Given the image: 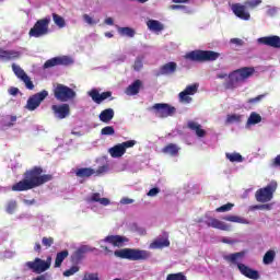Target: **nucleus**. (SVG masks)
Here are the masks:
<instances>
[{
  "instance_id": "obj_1",
  "label": "nucleus",
  "mask_w": 280,
  "mask_h": 280,
  "mask_svg": "<svg viewBox=\"0 0 280 280\" xmlns=\"http://www.w3.org/2000/svg\"><path fill=\"white\" fill-rule=\"evenodd\" d=\"M50 180H54V175L43 174L40 166H33L23 173V179L15 183L11 189L12 191H30V189H36Z\"/></svg>"
},
{
  "instance_id": "obj_2",
  "label": "nucleus",
  "mask_w": 280,
  "mask_h": 280,
  "mask_svg": "<svg viewBox=\"0 0 280 280\" xmlns=\"http://www.w3.org/2000/svg\"><path fill=\"white\" fill-rule=\"evenodd\" d=\"M244 257H246V252H237L224 256L223 259L228 261V264H233L234 266H237V269L240 270L241 275H243V277L252 280H259V271L246 266L245 264L240 262L242 261V259H244Z\"/></svg>"
},
{
  "instance_id": "obj_3",
  "label": "nucleus",
  "mask_w": 280,
  "mask_h": 280,
  "mask_svg": "<svg viewBox=\"0 0 280 280\" xmlns=\"http://www.w3.org/2000/svg\"><path fill=\"white\" fill-rule=\"evenodd\" d=\"M252 75H255V68L253 67H243L234 70L229 74V80L225 82V89H236L240 82H246Z\"/></svg>"
},
{
  "instance_id": "obj_4",
  "label": "nucleus",
  "mask_w": 280,
  "mask_h": 280,
  "mask_svg": "<svg viewBox=\"0 0 280 280\" xmlns=\"http://www.w3.org/2000/svg\"><path fill=\"white\" fill-rule=\"evenodd\" d=\"M257 5H261V0H247L244 2V4L234 3L232 4V12L242 21H250V13L246 10V8L255 10Z\"/></svg>"
},
{
  "instance_id": "obj_5",
  "label": "nucleus",
  "mask_w": 280,
  "mask_h": 280,
  "mask_svg": "<svg viewBox=\"0 0 280 280\" xmlns=\"http://www.w3.org/2000/svg\"><path fill=\"white\" fill-rule=\"evenodd\" d=\"M185 58L192 62H213L220 58V54L213 50H192L187 52Z\"/></svg>"
},
{
  "instance_id": "obj_6",
  "label": "nucleus",
  "mask_w": 280,
  "mask_h": 280,
  "mask_svg": "<svg viewBox=\"0 0 280 280\" xmlns=\"http://www.w3.org/2000/svg\"><path fill=\"white\" fill-rule=\"evenodd\" d=\"M115 257L119 259H128L129 261H139L141 259H148L150 253L141 249L122 248L114 252Z\"/></svg>"
},
{
  "instance_id": "obj_7",
  "label": "nucleus",
  "mask_w": 280,
  "mask_h": 280,
  "mask_svg": "<svg viewBox=\"0 0 280 280\" xmlns=\"http://www.w3.org/2000/svg\"><path fill=\"white\" fill-rule=\"evenodd\" d=\"M49 23H51L50 16L37 20L34 26L30 30L28 35L33 38L47 36V34H49Z\"/></svg>"
},
{
  "instance_id": "obj_8",
  "label": "nucleus",
  "mask_w": 280,
  "mask_h": 280,
  "mask_svg": "<svg viewBox=\"0 0 280 280\" xmlns=\"http://www.w3.org/2000/svg\"><path fill=\"white\" fill-rule=\"evenodd\" d=\"M52 93L54 97L57 98L58 102H69V100H74L77 95L73 89L62 83L55 84Z\"/></svg>"
},
{
  "instance_id": "obj_9",
  "label": "nucleus",
  "mask_w": 280,
  "mask_h": 280,
  "mask_svg": "<svg viewBox=\"0 0 280 280\" xmlns=\"http://www.w3.org/2000/svg\"><path fill=\"white\" fill-rule=\"evenodd\" d=\"M275 191H277V182H271L266 187L258 189L255 194V198L257 202H270L275 197Z\"/></svg>"
},
{
  "instance_id": "obj_10",
  "label": "nucleus",
  "mask_w": 280,
  "mask_h": 280,
  "mask_svg": "<svg viewBox=\"0 0 280 280\" xmlns=\"http://www.w3.org/2000/svg\"><path fill=\"white\" fill-rule=\"evenodd\" d=\"M26 267L30 270H33V272H36V275L46 272V270H49V268H51V256H48L46 260L35 258L33 261H27Z\"/></svg>"
},
{
  "instance_id": "obj_11",
  "label": "nucleus",
  "mask_w": 280,
  "mask_h": 280,
  "mask_svg": "<svg viewBox=\"0 0 280 280\" xmlns=\"http://www.w3.org/2000/svg\"><path fill=\"white\" fill-rule=\"evenodd\" d=\"M152 110H154L156 117H160L161 119L174 117V115H176V107L167 103H156L152 106Z\"/></svg>"
},
{
  "instance_id": "obj_12",
  "label": "nucleus",
  "mask_w": 280,
  "mask_h": 280,
  "mask_svg": "<svg viewBox=\"0 0 280 280\" xmlns=\"http://www.w3.org/2000/svg\"><path fill=\"white\" fill-rule=\"evenodd\" d=\"M47 95H49L47 90H43L42 92L32 95L26 102V110H36V108L40 106V103L47 97Z\"/></svg>"
},
{
  "instance_id": "obj_13",
  "label": "nucleus",
  "mask_w": 280,
  "mask_h": 280,
  "mask_svg": "<svg viewBox=\"0 0 280 280\" xmlns=\"http://www.w3.org/2000/svg\"><path fill=\"white\" fill-rule=\"evenodd\" d=\"M12 71L13 73H15L16 78H19V80H22V82H24L26 89H28V91H34V82H32V79L30 78V75H27V73H25V70H23V68H21V66H16L15 63L12 65Z\"/></svg>"
},
{
  "instance_id": "obj_14",
  "label": "nucleus",
  "mask_w": 280,
  "mask_h": 280,
  "mask_svg": "<svg viewBox=\"0 0 280 280\" xmlns=\"http://www.w3.org/2000/svg\"><path fill=\"white\" fill-rule=\"evenodd\" d=\"M69 65H73V60L70 57L63 56V57H54L51 59H48L44 63V69H51V67H69Z\"/></svg>"
},
{
  "instance_id": "obj_15",
  "label": "nucleus",
  "mask_w": 280,
  "mask_h": 280,
  "mask_svg": "<svg viewBox=\"0 0 280 280\" xmlns=\"http://www.w3.org/2000/svg\"><path fill=\"white\" fill-rule=\"evenodd\" d=\"M198 86H200L198 83L187 85L186 89L179 93V102L191 104V97L189 95H196V93H198Z\"/></svg>"
},
{
  "instance_id": "obj_16",
  "label": "nucleus",
  "mask_w": 280,
  "mask_h": 280,
  "mask_svg": "<svg viewBox=\"0 0 280 280\" xmlns=\"http://www.w3.org/2000/svg\"><path fill=\"white\" fill-rule=\"evenodd\" d=\"M51 110L54 112V115L57 117V119H67V117L71 115V108L69 107V104L52 105Z\"/></svg>"
},
{
  "instance_id": "obj_17",
  "label": "nucleus",
  "mask_w": 280,
  "mask_h": 280,
  "mask_svg": "<svg viewBox=\"0 0 280 280\" xmlns=\"http://www.w3.org/2000/svg\"><path fill=\"white\" fill-rule=\"evenodd\" d=\"M258 43L267 47H273V49H280V37L277 35L260 37Z\"/></svg>"
},
{
  "instance_id": "obj_18",
  "label": "nucleus",
  "mask_w": 280,
  "mask_h": 280,
  "mask_svg": "<svg viewBox=\"0 0 280 280\" xmlns=\"http://www.w3.org/2000/svg\"><path fill=\"white\" fill-rule=\"evenodd\" d=\"M206 224L210 229H218L219 231H231V225L213 217L208 218V220L206 221Z\"/></svg>"
},
{
  "instance_id": "obj_19",
  "label": "nucleus",
  "mask_w": 280,
  "mask_h": 280,
  "mask_svg": "<svg viewBox=\"0 0 280 280\" xmlns=\"http://www.w3.org/2000/svg\"><path fill=\"white\" fill-rule=\"evenodd\" d=\"M89 95L92 97L95 104H102L104 100H108V97H113V92L107 91L100 94V91L94 89L89 92Z\"/></svg>"
},
{
  "instance_id": "obj_20",
  "label": "nucleus",
  "mask_w": 280,
  "mask_h": 280,
  "mask_svg": "<svg viewBox=\"0 0 280 280\" xmlns=\"http://www.w3.org/2000/svg\"><path fill=\"white\" fill-rule=\"evenodd\" d=\"M178 65L174 61H170L160 68L158 75H172L176 73Z\"/></svg>"
},
{
  "instance_id": "obj_21",
  "label": "nucleus",
  "mask_w": 280,
  "mask_h": 280,
  "mask_svg": "<svg viewBox=\"0 0 280 280\" xmlns=\"http://www.w3.org/2000/svg\"><path fill=\"white\" fill-rule=\"evenodd\" d=\"M170 238L165 237L155 238L151 244L150 248L153 250H163V248H170Z\"/></svg>"
},
{
  "instance_id": "obj_22",
  "label": "nucleus",
  "mask_w": 280,
  "mask_h": 280,
  "mask_svg": "<svg viewBox=\"0 0 280 280\" xmlns=\"http://www.w3.org/2000/svg\"><path fill=\"white\" fill-rule=\"evenodd\" d=\"M142 88L143 81L137 79L125 90V93L129 96L139 95V91H141Z\"/></svg>"
},
{
  "instance_id": "obj_23",
  "label": "nucleus",
  "mask_w": 280,
  "mask_h": 280,
  "mask_svg": "<svg viewBox=\"0 0 280 280\" xmlns=\"http://www.w3.org/2000/svg\"><path fill=\"white\" fill-rule=\"evenodd\" d=\"M21 58V52L18 50H4L0 48V60H19Z\"/></svg>"
},
{
  "instance_id": "obj_24",
  "label": "nucleus",
  "mask_w": 280,
  "mask_h": 280,
  "mask_svg": "<svg viewBox=\"0 0 280 280\" xmlns=\"http://www.w3.org/2000/svg\"><path fill=\"white\" fill-rule=\"evenodd\" d=\"M187 128L192 130L199 138L207 137V131L202 129V126L194 120L187 122Z\"/></svg>"
},
{
  "instance_id": "obj_25",
  "label": "nucleus",
  "mask_w": 280,
  "mask_h": 280,
  "mask_svg": "<svg viewBox=\"0 0 280 280\" xmlns=\"http://www.w3.org/2000/svg\"><path fill=\"white\" fill-rule=\"evenodd\" d=\"M187 128L192 130L199 138L207 137V131L202 129V126L194 120L187 122Z\"/></svg>"
},
{
  "instance_id": "obj_26",
  "label": "nucleus",
  "mask_w": 280,
  "mask_h": 280,
  "mask_svg": "<svg viewBox=\"0 0 280 280\" xmlns=\"http://www.w3.org/2000/svg\"><path fill=\"white\" fill-rule=\"evenodd\" d=\"M127 241L128 240L121 235H108L103 240V242L112 244L113 246H124V243Z\"/></svg>"
},
{
  "instance_id": "obj_27",
  "label": "nucleus",
  "mask_w": 280,
  "mask_h": 280,
  "mask_svg": "<svg viewBox=\"0 0 280 280\" xmlns=\"http://www.w3.org/2000/svg\"><path fill=\"white\" fill-rule=\"evenodd\" d=\"M93 249H91V247L83 245L81 247H79L73 254H72V261H82V259H84V255H86V253L91 252Z\"/></svg>"
},
{
  "instance_id": "obj_28",
  "label": "nucleus",
  "mask_w": 280,
  "mask_h": 280,
  "mask_svg": "<svg viewBox=\"0 0 280 280\" xmlns=\"http://www.w3.org/2000/svg\"><path fill=\"white\" fill-rule=\"evenodd\" d=\"M115 117V110L113 108H107L101 112L98 119L103 121V124H109L113 121V118Z\"/></svg>"
},
{
  "instance_id": "obj_29",
  "label": "nucleus",
  "mask_w": 280,
  "mask_h": 280,
  "mask_svg": "<svg viewBox=\"0 0 280 280\" xmlns=\"http://www.w3.org/2000/svg\"><path fill=\"white\" fill-rule=\"evenodd\" d=\"M89 202H100L103 207H108V205H110V199L102 198L100 192H93L89 198Z\"/></svg>"
},
{
  "instance_id": "obj_30",
  "label": "nucleus",
  "mask_w": 280,
  "mask_h": 280,
  "mask_svg": "<svg viewBox=\"0 0 280 280\" xmlns=\"http://www.w3.org/2000/svg\"><path fill=\"white\" fill-rule=\"evenodd\" d=\"M109 154L113 159H121L126 154V151L121 143H119L109 149Z\"/></svg>"
},
{
  "instance_id": "obj_31",
  "label": "nucleus",
  "mask_w": 280,
  "mask_h": 280,
  "mask_svg": "<svg viewBox=\"0 0 280 280\" xmlns=\"http://www.w3.org/2000/svg\"><path fill=\"white\" fill-rule=\"evenodd\" d=\"M93 174H95V170L90 167L78 168L75 171V176H78L79 178H91Z\"/></svg>"
},
{
  "instance_id": "obj_32",
  "label": "nucleus",
  "mask_w": 280,
  "mask_h": 280,
  "mask_svg": "<svg viewBox=\"0 0 280 280\" xmlns=\"http://www.w3.org/2000/svg\"><path fill=\"white\" fill-rule=\"evenodd\" d=\"M67 257H69V250L67 249L57 253L55 258V268H60V266H62V261H65Z\"/></svg>"
},
{
  "instance_id": "obj_33",
  "label": "nucleus",
  "mask_w": 280,
  "mask_h": 280,
  "mask_svg": "<svg viewBox=\"0 0 280 280\" xmlns=\"http://www.w3.org/2000/svg\"><path fill=\"white\" fill-rule=\"evenodd\" d=\"M180 148L174 143H170L162 149L164 154H170L171 156H177Z\"/></svg>"
},
{
  "instance_id": "obj_34",
  "label": "nucleus",
  "mask_w": 280,
  "mask_h": 280,
  "mask_svg": "<svg viewBox=\"0 0 280 280\" xmlns=\"http://www.w3.org/2000/svg\"><path fill=\"white\" fill-rule=\"evenodd\" d=\"M223 220H225V222H236L237 224H250L248 220L233 214L223 217Z\"/></svg>"
},
{
  "instance_id": "obj_35",
  "label": "nucleus",
  "mask_w": 280,
  "mask_h": 280,
  "mask_svg": "<svg viewBox=\"0 0 280 280\" xmlns=\"http://www.w3.org/2000/svg\"><path fill=\"white\" fill-rule=\"evenodd\" d=\"M147 26L151 32H163V24L156 20H149Z\"/></svg>"
},
{
  "instance_id": "obj_36",
  "label": "nucleus",
  "mask_w": 280,
  "mask_h": 280,
  "mask_svg": "<svg viewBox=\"0 0 280 280\" xmlns=\"http://www.w3.org/2000/svg\"><path fill=\"white\" fill-rule=\"evenodd\" d=\"M118 33L120 34V36H127L128 38H135V35L137 34L135 28L128 26L119 27Z\"/></svg>"
},
{
  "instance_id": "obj_37",
  "label": "nucleus",
  "mask_w": 280,
  "mask_h": 280,
  "mask_svg": "<svg viewBox=\"0 0 280 280\" xmlns=\"http://www.w3.org/2000/svg\"><path fill=\"white\" fill-rule=\"evenodd\" d=\"M257 124H261V115L253 112L247 119V126H255Z\"/></svg>"
},
{
  "instance_id": "obj_38",
  "label": "nucleus",
  "mask_w": 280,
  "mask_h": 280,
  "mask_svg": "<svg viewBox=\"0 0 280 280\" xmlns=\"http://www.w3.org/2000/svg\"><path fill=\"white\" fill-rule=\"evenodd\" d=\"M52 21L59 30H62V27H67V22L65 21V18L61 15H58L57 13H52Z\"/></svg>"
},
{
  "instance_id": "obj_39",
  "label": "nucleus",
  "mask_w": 280,
  "mask_h": 280,
  "mask_svg": "<svg viewBox=\"0 0 280 280\" xmlns=\"http://www.w3.org/2000/svg\"><path fill=\"white\" fill-rule=\"evenodd\" d=\"M275 257H277V253H275V250L270 249L265 254L262 261L266 266H268V265L272 264V261H275Z\"/></svg>"
},
{
  "instance_id": "obj_40",
  "label": "nucleus",
  "mask_w": 280,
  "mask_h": 280,
  "mask_svg": "<svg viewBox=\"0 0 280 280\" xmlns=\"http://www.w3.org/2000/svg\"><path fill=\"white\" fill-rule=\"evenodd\" d=\"M242 115L240 114H231L226 116L225 122L226 124H241L242 122Z\"/></svg>"
},
{
  "instance_id": "obj_41",
  "label": "nucleus",
  "mask_w": 280,
  "mask_h": 280,
  "mask_svg": "<svg viewBox=\"0 0 280 280\" xmlns=\"http://www.w3.org/2000/svg\"><path fill=\"white\" fill-rule=\"evenodd\" d=\"M225 156L231 163H242L244 161V158L240 153H226Z\"/></svg>"
},
{
  "instance_id": "obj_42",
  "label": "nucleus",
  "mask_w": 280,
  "mask_h": 280,
  "mask_svg": "<svg viewBox=\"0 0 280 280\" xmlns=\"http://www.w3.org/2000/svg\"><path fill=\"white\" fill-rule=\"evenodd\" d=\"M101 135L104 137H113L115 135V127L114 126H106L103 129H101Z\"/></svg>"
},
{
  "instance_id": "obj_43",
  "label": "nucleus",
  "mask_w": 280,
  "mask_h": 280,
  "mask_svg": "<svg viewBox=\"0 0 280 280\" xmlns=\"http://www.w3.org/2000/svg\"><path fill=\"white\" fill-rule=\"evenodd\" d=\"M75 272H80V266L78 265H74L70 267V269H67L66 271H63V277H73Z\"/></svg>"
},
{
  "instance_id": "obj_44",
  "label": "nucleus",
  "mask_w": 280,
  "mask_h": 280,
  "mask_svg": "<svg viewBox=\"0 0 280 280\" xmlns=\"http://www.w3.org/2000/svg\"><path fill=\"white\" fill-rule=\"evenodd\" d=\"M166 280H187V277L183 272L170 273L166 277Z\"/></svg>"
},
{
  "instance_id": "obj_45",
  "label": "nucleus",
  "mask_w": 280,
  "mask_h": 280,
  "mask_svg": "<svg viewBox=\"0 0 280 280\" xmlns=\"http://www.w3.org/2000/svg\"><path fill=\"white\" fill-rule=\"evenodd\" d=\"M235 205L233 203H225L219 208L215 209L217 213H226V211H231Z\"/></svg>"
},
{
  "instance_id": "obj_46",
  "label": "nucleus",
  "mask_w": 280,
  "mask_h": 280,
  "mask_svg": "<svg viewBox=\"0 0 280 280\" xmlns=\"http://www.w3.org/2000/svg\"><path fill=\"white\" fill-rule=\"evenodd\" d=\"M143 69V59L141 57H138L136 60H135V63H133V70L135 71H140Z\"/></svg>"
},
{
  "instance_id": "obj_47",
  "label": "nucleus",
  "mask_w": 280,
  "mask_h": 280,
  "mask_svg": "<svg viewBox=\"0 0 280 280\" xmlns=\"http://www.w3.org/2000/svg\"><path fill=\"white\" fill-rule=\"evenodd\" d=\"M14 211H16V201L15 200H11L8 202L7 205V213H14Z\"/></svg>"
},
{
  "instance_id": "obj_48",
  "label": "nucleus",
  "mask_w": 280,
  "mask_h": 280,
  "mask_svg": "<svg viewBox=\"0 0 280 280\" xmlns=\"http://www.w3.org/2000/svg\"><path fill=\"white\" fill-rule=\"evenodd\" d=\"M82 280H100L98 273L85 272Z\"/></svg>"
},
{
  "instance_id": "obj_49",
  "label": "nucleus",
  "mask_w": 280,
  "mask_h": 280,
  "mask_svg": "<svg viewBox=\"0 0 280 280\" xmlns=\"http://www.w3.org/2000/svg\"><path fill=\"white\" fill-rule=\"evenodd\" d=\"M42 244L43 246H45L46 248H51V245L54 244V237H43L42 238Z\"/></svg>"
},
{
  "instance_id": "obj_50",
  "label": "nucleus",
  "mask_w": 280,
  "mask_h": 280,
  "mask_svg": "<svg viewBox=\"0 0 280 280\" xmlns=\"http://www.w3.org/2000/svg\"><path fill=\"white\" fill-rule=\"evenodd\" d=\"M120 145H122V148L126 152V150H128V148H135V145H137V140H128L126 142L120 143Z\"/></svg>"
},
{
  "instance_id": "obj_51",
  "label": "nucleus",
  "mask_w": 280,
  "mask_h": 280,
  "mask_svg": "<svg viewBox=\"0 0 280 280\" xmlns=\"http://www.w3.org/2000/svg\"><path fill=\"white\" fill-rule=\"evenodd\" d=\"M264 97H266V94H260L254 98H248L247 104H259Z\"/></svg>"
},
{
  "instance_id": "obj_52",
  "label": "nucleus",
  "mask_w": 280,
  "mask_h": 280,
  "mask_svg": "<svg viewBox=\"0 0 280 280\" xmlns=\"http://www.w3.org/2000/svg\"><path fill=\"white\" fill-rule=\"evenodd\" d=\"M83 21L88 23V25H97L98 21L93 20L89 14H83Z\"/></svg>"
},
{
  "instance_id": "obj_53",
  "label": "nucleus",
  "mask_w": 280,
  "mask_h": 280,
  "mask_svg": "<svg viewBox=\"0 0 280 280\" xmlns=\"http://www.w3.org/2000/svg\"><path fill=\"white\" fill-rule=\"evenodd\" d=\"M160 191H161V189H159L158 187L151 188V189L149 190V192L147 194V196L154 197V196H156L158 194H160Z\"/></svg>"
},
{
  "instance_id": "obj_54",
  "label": "nucleus",
  "mask_w": 280,
  "mask_h": 280,
  "mask_svg": "<svg viewBox=\"0 0 280 280\" xmlns=\"http://www.w3.org/2000/svg\"><path fill=\"white\" fill-rule=\"evenodd\" d=\"M230 43H232V45H237L238 47H242V45H244V40L240 38H232L230 39Z\"/></svg>"
},
{
  "instance_id": "obj_55",
  "label": "nucleus",
  "mask_w": 280,
  "mask_h": 280,
  "mask_svg": "<svg viewBox=\"0 0 280 280\" xmlns=\"http://www.w3.org/2000/svg\"><path fill=\"white\" fill-rule=\"evenodd\" d=\"M271 210H272V203L260 205V211H271Z\"/></svg>"
},
{
  "instance_id": "obj_56",
  "label": "nucleus",
  "mask_w": 280,
  "mask_h": 280,
  "mask_svg": "<svg viewBox=\"0 0 280 280\" xmlns=\"http://www.w3.org/2000/svg\"><path fill=\"white\" fill-rule=\"evenodd\" d=\"M20 93H21V91L19 90V88L12 86V88L9 89V95L16 96Z\"/></svg>"
},
{
  "instance_id": "obj_57",
  "label": "nucleus",
  "mask_w": 280,
  "mask_h": 280,
  "mask_svg": "<svg viewBox=\"0 0 280 280\" xmlns=\"http://www.w3.org/2000/svg\"><path fill=\"white\" fill-rule=\"evenodd\" d=\"M132 202H135V199H130L128 197H125L120 200L121 205H132Z\"/></svg>"
},
{
  "instance_id": "obj_58",
  "label": "nucleus",
  "mask_w": 280,
  "mask_h": 280,
  "mask_svg": "<svg viewBox=\"0 0 280 280\" xmlns=\"http://www.w3.org/2000/svg\"><path fill=\"white\" fill-rule=\"evenodd\" d=\"M170 8L171 10H187V7L183 4H173Z\"/></svg>"
},
{
  "instance_id": "obj_59",
  "label": "nucleus",
  "mask_w": 280,
  "mask_h": 280,
  "mask_svg": "<svg viewBox=\"0 0 280 280\" xmlns=\"http://www.w3.org/2000/svg\"><path fill=\"white\" fill-rule=\"evenodd\" d=\"M273 167H280V154L277 155L272 162Z\"/></svg>"
},
{
  "instance_id": "obj_60",
  "label": "nucleus",
  "mask_w": 280,
  "mask_h": 280,
  "mask_svg": "<svg viewBox=\"0 0 280 280\" xmlns=\"http://www.w3.org/2000/svg\"><path fill=\"white\" fill-rule=\"evenodd\" d=\"M105 25H115L113 18H106L104 21Z\"/></svg>"
},
{
  "instance_id": "obj_61",
  "label": "nucleus",
  "mask_w": 280,
  "mask_h": 280,
  "mask_svg": "<svg viewBox=\"0 0 280 280\" xmlns=\"http://www.w3.org/2000/svg\"><path fill=\"white\" fill-rule=\"evenodd\" d=\"M40 250H43V247L40 246V243H35L34 252L35 253H40Z\"/></svg>"
},
{
  "instance_id": "obj_62",
  "label": "nucleus",
  "mask_w": 280,
  "mask_h": 280,
  "mask_svg": "<svg viewBox=\"0 0 280 280\" xmlns=\"http://www.w3.org/2000/svg\"><path fill=\"white\" fill-rule=\"evenodd\" d=\"M107 167L106 166H101L98 167V170L96 171V174L100 175V174H104V172H106Z\"/></svg>"
},
{
  "instance_id": "obj_63",
  "label": "nucleus",
  "mask_w": 280,
  "mask_h": 280,
  "mask_svg": "<svg viewBox=\"0 0 280 280\" xmlns=\"http://www.w3.org/2000/svg\"><path fill=\"white\" fill-rule=\"evenodd\" d=\"M101 248H102L103 250H105V253H107V254L113 253V250H110V249L108 248V246L101 245Z\"/></svg>"
},
{
  "instance_id": "obj_64",
  "label": "nucleus",
  "mask_w": 280,
  "mask_h": 280,
  "mask_svg": "<svg viewBox=\"0 0 280 280\" xmlns=\"http://www.w3.org/2000/svg\"><path fill=\"white\" fill-rule=\"evenodd\" d=\"M173 3H189V0H172Z\"/></svg>"
}]
</instances>
